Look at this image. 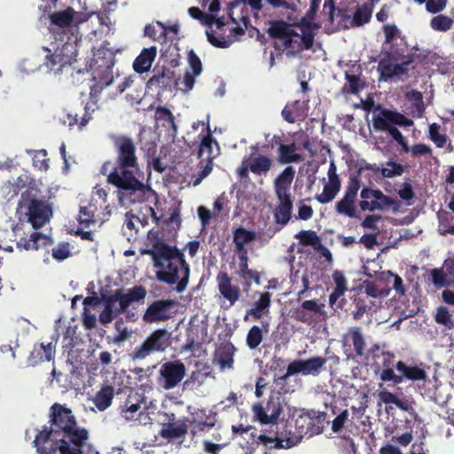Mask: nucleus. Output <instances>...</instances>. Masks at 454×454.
<instances>
[{
    "mask_svg": "<svg viewBox=\"0 0 454 454\" xmlns=\"http://www.w3.org/2000/svg\"><path fill=\"white\" fill-rule=\"evenodd\" d=\"M116 153L114 162L106 161L100 174L106 176L108 184L118 189V200L122 206L143 203L155 195L154 191L137 177L139 171L136 145L127 136L114 138Z\"/></svg>",
    "mask_w": 454,
    "mask_h": 454,
    "instance_id": "f257e3e1",
    "label": "nucleus"
},
{
    "mask_svg": "<svg viewBox=\"0 0 454 454\" xmlns=\"http://www.w3.org/2000/svg\"><path fill=\"white\" fill-rule=\"evenodd\" d=\"M51 427H44L34 440L39 454H83L82 448L89 439L86 428L77 425L71 409L55 403L50 408Z\"/></svg>",
    "mask_w": 454,
    "mask_h": 454,
    "instance_id": "f03ea898",
    "label": "nucleus"
},
{
    "mask_svg": "<svg viewBox=\"0 0 454 454\" xmlns=\"http://www.w3.org/2000/svg\"><path fill=\"white\" fill-rule=\"evenodd\" d=\"M148 239L152 247L142 254L151 255L154 267L158 269L157 278L167 284H187L190 267L184 253L159 239L157 232L149 231Z\"/></svg>",
    "mask_w": 454,
    "mask_h": 454,
    "instance_id": "7ed1b4c3",
    "label": "nucleus"
},
{
    "mask_svg": "<svg viewBox=\"0 0 454 454\" xmlns=\"http://www.w3.org/2000/svg\"><path fill=\"white\" fill-rule=\"evenodd\" d=\"M110 286H98V291L95 290V286H90L88 288L89 295L83 300L85 307H96L101 303L105 305L104 309L98 317L99 322L106 325L111 323L117 316L123 313L126 309L121 308V300L120 292L117 290L113 292L107 288Z\"/></svg>",
    "mask_w": 454,
    "mask_h": 454,
    "instance_id": "20e7f679",
    "label": "nucleus"
},
{
    "mask_svg": "<svg viewBox=\"0 0 454 454\" xmlns=\"http://www.w3.org/2000/svg\"><path fill=\"white\" fill-rule=\"evenodd\" d=\"M385 35L384 56L393 59L394 62H404L411 59L414 62V56L411 53L406 38L395 24H386L382 27Z\"/></svg>",
    "mask_w": 454,
    "mask_h": 454,
    "instance_id": "39448f33",
    "label": "nucleus"
},
{
    "mask_svg": "<svg viewBox=\"0 0 454 454\" xmlns=\"http://www.w3.org/2000/svg\"><path fill=\"white\" fill-rule=\"evenodd\" d=\"M18 212L20 215V220H26L34 229L43 227L50 221L52 215L49 204L35 198H26L24 193L19 202Z\"/></svg>",
    "mask_w": 454,
    "mask_h": 454,
    "instance_id": "423d86ee",
    "label": "nucleus"
},
{
    "mask_svg": "<svg viewBox=\"0 0 454 454\" xmlns=\"http://www.w3.org/2000/svg\"><path fill=\"white\" fill-rule=\"evenodd\" d=\"M395 125L410 127L413 125V121L403 114L389 109H382L379 114L373 116V126L376 130L387 131L395 141L403 142L404 137Z\"/></svg>",
    "mask_w": 454,
    "mask_h": 454,
    "instance_id": "0eeeda50",
    "label": "nucleus"
},
{
    "mask_svg": "<svg viewBox=\"0 0 454 454\" xmlns=\"http://www.w3.org/2000/svg\"><path fill=\"white\" fill-rule=\"evenodd\" d=\"M170 338L171 334L166 329L155 330L133 350L132 359H144L152 353L164 351L170 345Z\"/></svg>",
    "mask_w": 454,
    "mask_h": 454,
    "instance_id": "6e6552de",
    "label": "nucleus"
},
{
    "mask_svg": "<svg viewBox=\"0 0 454 454\" xmlns=\"http://www.w3.org/2000/svg\"><path fill=\"white\" fill-rule=\"evenodd\" d=\"M96 64L98 67L94 70V80L96 82L95 90H102L114 82L113 67L114 65V55L109 50H99L96 54Z\"/></svg>",
    "mask_w": 454,
    "mask_h": 454,
    "instance_id": "1a4fd4ad",
    "label": "nucleus"
},
{
    "mask_svg": "<svg viewBox=\"0 0 454 454\" xmlns=\"http://www.w3.org/2000/svg\"><path fill=\"white\" fill-rule=\"evenodd\" d=\"M359 207L363 211L373 212L375 210H387L391 207L398 206L395 200L384 194L379 189L364 187L360 192Z\"/></svg>",
    "mask_w": 454,
    "mask_h": 454,
    "instance_id": "9d476101",
    "label": "nucleus"
},
{
    "mask_svg": "<svg viewBox=\"0 0 454 454\" xmlns=\"http://www.w3.org/2000/svg\"><path fill=\"white\" fill-rule=\"evenodd\" d=\"M278 204L273 211L274 222L277 225L274 229H268L265 233H259L258 239L261 241L268 242L275 234L282 230L291 220L292 212L294 207V201L292 197H280L278 198Z\"/></svg>",
    "mask_w": 454,
    "mask_h": 454,
    "instance_id": "9b49d317",
    "label": "nucleus"
},
{
    "mask_svg": "<svg viewBox=\"0 0 454 454\" xmlns=\"http://www.w3.org/2000/svg\"><path fill=\"white\" fill-rule=\"evenodd\" d=\"M284 397L279 394L270 395L265 406L261 403L254 404L253 412L255 419L262 425L277 423L283 412Z\"/></svg>",
    "mask_w": 454,
    "mask_h": 454,
    "instance_id": "f8f14e48",
    "label": "nucleus"
},
{
    "mask_svg": "<svg viewBox=\"0 0 454 454\" xmlns=\"http://www.w3.org/2000/svg\"><path fill=\"white\" fill-rule=\"evenodd\" d=\"M184 364L177 359L161 364L158 382L165 389L169 390L177 387L185 376Z\"/></svg>",
    "mask_w": 454,
    "mask_h": 454,
    "instance_id": "ddd939ff",
    "label": "nucleus"
},
{
    "mask_svg": "<svg viewBox=\"0 0 454 454\" xmlns=\"http://www.w3.org/2000/svg\"><path fill=\"white\" fill-rule=\"evenodd\" d=\"M325 307V303H319L316 300H307L294 311L293 317L299 322L315 325L327 317Z\"/></svg>",
    "mask_w": 454,
    "mask_h": 454,
    "instance_id": "4468645a",
    "label": "nucleus"
},
{
    "mask_svg": "<svg viewBox=\"0 0 454 454\" xmlns=\"http://www.w3.org/2000/svg\"><path fill=\"white\" fill-rule=\"evenodd\" d=\"M142 404H145L144 394L129 389L126 400L119 406L120 415L127 421L137 419L144 414Z\"/></svg>",
    "mask_w": 454,
    "mask_h": 454,
    "instance_id": "2eb2a0df",
    "label": "nucleus"
},
{
    "mask_svg": "<svg viewBox=\"0 0 454 454\" xmlns=\"http://www.w3.org/2000/svg\"><path fill=\"white\" fill-rule=\"evenodd\" d=\"M177 302L175 300H157L148 306L143 319L146 323L165 321L172 317Z\"/></svg>",
    "mask_w": 454,
    "mask_h": 454,
    "instance_id": "dca6fc26",
    "label": "nucleus"
},
{
    "mask_svg": "<svg viewBox=\"0 0 454 454\" xmlns=\"http://www.w3.org/2000/svg\"><path fill=\"white\" fill-rule=\"evenodd\" d=\"M392 62H394L393 59L385 56L380 60L378 64L380 80L387 82L394 77H401L408 73L407 67L411 64V59L404 62H395V64H392Z\"/></svg>",
    "mask_w": 454,
    "mask_h": 454,
    "instance_id": "f3484780",
    "label": "nucleus"
},
{
    "mask_svg": "<svg viewBox=\"0 0 454 454\" xmlns=\"http://www.w3.org/2000/svg\"><path fill=\"white\" fill-rule=\"evenodd\" d=\"M294 365L293 372L303 376H317L324 370L326 364V358L323 356H312L308 359H295L292 361Z\"/></svg>",
    "mask_w": 454,
    "mask_h": 454,
    "instance_id": "a211bd4d",
    "label": "nucleus"
},
{
    "mask_svg": "<svg viewBox=\"0 0 454 454\" xmlns=\"http://www.w3.org/2000/svg\"><path fill=\"white\" fill-rule=\"evenodd\" d=\"M325 414L324 412H317L315 411H306L300 414L294 419V427L297 434L301 436L314 433V427L316 423L321 424L325 419Z\"/></svg>",
    "mask_w": 454,
    "mask_h": 454,
    "instance_id": "6ab92c4d",
    "label": "nucleus"
},
{
    "mask_svg": "<svg viewBox=\"0 0 454 454\" xmlns=\"http://www.w3.org/2000/svg\"><path fill=\"white\" fill-rule=\"evenodd\" d=\"M235 346L230 342L221 343L215 350L213 363L219 365L220 371L233 369Z\"/></svg>",
    "mask_w": 454,
    "mask_h": 454,
    "instance_id": "aec40b11",
    "label": "nucleus"
},
{
    "mask_svg": "<svg viewBox=\"0 0 454 454\" xmlns=\"http://www.w3.org/2000/svg\"><path fill=\"white\" fill-rule=\"evenodd\" d=\"M95 110L96 104L94 102H88L81 107L79 112L67 113L65 116L64 123L67 122L69 128L78 126L79 129H82L93 119L92 114Z\"/></svg>",
    "mask_w": 454,
    "mask_h": 454,
    "instance_id": "412c9836",
    "label": "nucleus"
},
{
    "mask_svg": "<svg viewBox=\"0 0 454 454\" xmlns=\"http://www.w3.org/2000/svg\"><path fill=\"white\" fill-rule=\"evenodd\" d=\"M360 287H364V286H359ZM387 286H364L365 293L367 295L374 297V298H384L389 295L392 291L391 288H387ZM395 295L391 298V300H396L401 303H405L408 301L406 297V289L405 286H393Z\"/></svg>",
    "mask_w": 454,
    "mask_h": 454,
    "instance_id": "4be33fe9",
    "label": "nucleus"
},
{
    "mask_svg": "<svg viewBox=\"0 0 454 454\" xmlns=\"http://www.w3.org/2000/svg\"><path fill=\"white\" fill-rule=\"evenodd\" d=\"M281 115L288 123L302 121L308 115L307 104L301 100L287 102L281 112Z\"/></svg>",
    "mask_w": 454,
    "mask_h": 454,
    "instance_id": "5701e85b",
    "label": "nucleus"
},
{
    "mask_svg": "<svg viewBox=\"0 0 454 454\" xmlns=\"http://www.w3.org/2000/svg\"><path fill=\"white\" fill-rule=\"evenodd\" d=\"M382 370L375 371L376 373H379V378L383 382H393L395 385H398L402 383V378L398 377L397 374L395 373L393 367L395 368V355L389 351H382Z\"/></svg>",
    "mask_w": 454,
    "mask_h": 454,
    "instance_id": "b1692460",
    "label": "nucleus"
},
{
    "mask_svg": "<svg viewBox=\"0 0 454 454\" xmlns=\"http://www.w3.org/2000/svg\"><path fill=\"white\" fill-rule=\"evenodd\" d=\"M175 72L170 68L163 67L160 69H154L153 76L148 80L146 86L149 89L160 88L166 90L176 84Z\"/></svg>",
    "mask_w": 454,
    "mask_h": 454,
    "instance_id": "393cba45",
    "label": "nucleus"
},
{
    "mask_svg": "<svg viewBox=\"0 0 454 454\" xmlns=\"http://www.w3.org/2000/svg\"><path fill=\"white\" fill-rule=\"evenodd\" d=\"M295 170L292 166L286 167L275 179L274 187L277 198L292 197L290 186L294 180Z\"/></svg>",
    "mask_w": 454,
    "mask_h": 454,
    "instance_id": "a878e982",
    "label": "nucleus"
},
{
    "mask_svg": "<svg viewBox=\"0 0 454 454\" xmlns=\"http://www.w3.org/2000/svg\"><path fill=\"white\" fill-rule=\"evenodd\" d=\"M344 343L353 347L355 356L365 355V339L360 327H351L344 336Z\"/></svg>",
    "mask_w": 454,
    "mask_h": 454,
    "instance_id": "bb28decb",
    "label": "nucleus"
},
{
    "mask_svg": "<svg viewBox=\"0 0 454 454\" xmlns=\"http://www.w3.org/2000/svg\"><path fill=\"white\" fill-rule=\"evenodd\" d=\"M395 369L401 372L398 377L402 378V383L405 379L412 381L427 380L426 371L419 365H408L406 363L400 360L395 364Z\"/></svg>",
    "mask_w": 454,
    "mask_h": 454,
    "instance_id": "cd10ccee",
    "label": "nucleus"
},
{
    "mask_svg": "<svg viewBox=\"0 0 454 454\" xmlns=\"http://www.w3.org/2000/svg\"><path fill=\"white\" fill-rule=\"evenodd\" d=\"M156 55L157 48L155 46L143 49L133 62L134 70L138 74L147 72L151 68Z\"/></svg>",
    "mask_w": 454,
    "mask_h": 454,
    "instance_id": "c85d7f7f",
    "label": "nucleus"
},
{
    "mask_svg": "<svg viewBox=\"0 0 454 454\" xmlns=\"http://www.w3.org/2000/svg\"><path fill=\"white\" fill-rule=\"evenodd\" d=\"M268 34L275 39L284 40L288 36L300 37V34L292 28V25L284 20H274L270 23Z\"/></svg>",
    "mask_w": 454,
    "mask_h": 454,
    "instance_id": "c756f323",
    "label": "nucleus"
},
{
    "mask_svg": "<svg viewBox=\"0 0 454 454\" xmlns=\"http://www.w3.org/2000/svg\"><path fill=\"white\" fill-rule=\"evenodd\" d=\"M114 393V387L112 385H104L92 398V403L98 411H104L111 406Z\"/></svg>",
    "mask_w": 454,
    "mask_h": 454,
    "instance_id": "7c9ffc66",
    "label": "nucleus"
},
{
    "mask_svg": "<svg viewBox=\"0 0 454 454\" xmlns=\"http://www.w3.org/2000/svg\"><path fill=\"white\" fill-rule=\"evenodd\" d=\"M301 35H300V43L303 50H310L314 43L315 34L314 29L319 28V25L313 21L301 19V24L299 25Z\"/></svg>",
    "mask_w": 454,
    "mask_h": 454,
    "instance_id": "2f4dec72",
    "label": "nucleus"
},
{
    "mask_svg": "<svg viewBox=\"0 0 454 454\" xmlns=\"http://www.w3.org/2000/svg\"><path fill=\"white\" fill-rule=\"evenodd\" d=\"M53 356L54 349L51 343H48L47 345L43 343L36 344L30 353L29 362L31 364L35 365L44 361H51Z\"/></svg>",
    "mask_w": 454,
    "mask_h": 454,
    "instance_id": "473e14b6",
    "label": "nucleus"
},
{
    "mask_svg": "<svg viewBox=\"0 0 454 454\" xmlns=\"http://www.w3.org/2000/svg\"><path fill=\"white\" fill-rule=\"evenodd\" d=\"M296 151L297 146L295 143L289 145L280 144L278 147V162L281 164H289L302 161L303 157L300 153H297Z\"/></svg>",
    "mask_w": 454,
    "mask_h": 454,
    "instance_id": "72a5a7b5",
    "label": "nucleus"
},
{
    "mask_svg": "<svg viewBox=\"0 0 454 454\" xmlns=\"http://www.w3.org/2000/svg\"><path fill=\"white\" fill-rule=\"evenodd\" d=\"M117 291L120 292L121 300V309H127L132 302L143 301L146 294V291L143 286H134V287L129 289L126 294H123L122 289Z\"/></svg>",
    "mask_w": 454,
    "mask_h": 454,
    "instance_id": "f704fd0d",
    "label": "nucleus"
},
{
    "mask_svg": "<svg viewBox=\"0 0 454 454\" xmlns=\"http://www.w3.org/2000/svg\"><path fill=\"white\" fill-rule=\"evenodd\" d=\"M117 291L120 292L121 300V309H127L132 302L143 301L146 294V291L143 286H134V287L129 289L126 294H123L122 289Z\"/></svg>",
    "mask_w": 454,
    "mask_h": 454,
    "instance_id": "c9c22d12",
    "label": "nucleus"
},
{
    "mask_svg": "<svg viewBox=\"0 0 454 454\" xmlns=\"http://www.w3.org/2000/svg\"><path fill=\"white\" fill-rule=\"evenodd\" d=\"M188 427L185 422L173 423L168 422L160 431V435L162 438L173 440L184 437L187 434Z\"/></svg>",
    "mask_w": 454,
    "mask_h": 454,
    "instance_id": "e433bc0d",
    "label": "nucleus"
},
{
    "mask_svg": "<svg viewBox=\"0 0 454 454\" xmlns=\"http://www.w3.org/2000/svg\"><path fill=\"white\" fill-rule=\"evenodd\" d=\"M98 200H91L87 206L80 207L78 221L81 225L88 227L90 223L97 222L98 216Z\"/></svg>",
    "mask_w": 454,
    "mask_h": 454,
    "instance_id": "4c0bfd02",
    "label": "nucleus"
},
{
    "mask_svg": "<svg viewBox=\"0 0 454 454\" xmlns=\"http://www.w3.org/2000/svg\"><path fill=\"white\" fill-rule=\"evenodd\" d=\"M247 160L250 171L258 176L268 173L272 166L271 159L264 155H258Z\"/></svg>",
    "mask_w": 454,
    "mask_h": 454,
    "instance_id": "58836bf2",
    "label": "nucleus"
},
{
    "mask_svg": "<svg viewBox=\"0 0 454 454\" xmlns=\"http://www.w3.org/2000/svg\"><path fill=\"white\" fill-rule=\"evenodd\" d=\"M257 238L256 232L240 226L233 231V243L236 249L246 248L245 246Z\"/></svg>",
    "mask_w": 454,
    "mask_h": 454,
    "instance_id": "ea45409f",
    "label": "nucleus"
},
{
    "mask_svg": "<svg viewBox=\"0 0 454 454\" xmlns=\"http://www.w3.org/2000/svg\"><path fill=\"white\" fill-rule=\"evenodd\" d=\"M373 12V6L367 4L358 5L353 14L352 27H362L370 22Z\"/></svg>",
    "mask_w": 454,
    "mask_h": 454,
    "instance_id": "a19ab883",
    "label": "nucleus"
},
{
    "mask_svg": "<svg viewBox=\"0 0 454 454\" xmlns=\"http://www.w3.org/2000/svg\"><path fill=\"white\" fill-rule=\"evenodd\" d=\"M74 10L67 8L64 11L55 12L49 16L51 25L65 28L69 27L74 20Z\"/></svg>",
    "mask_w": 454,
    "mask_h": 454,
    "instance_id": "79ce46f5",
    "label": "nucleus"
},
{
    "mask_svg": "<svg viewBox=\"0 0 454 454\" xmlns=\"http://www.w3.org/2000/svg\"><path fill=\"white\" fill-rule=\"evenodd\" d=\"M356 200V197L344 194L343 198L335 204V209L337 213L350 218L356 217L357 215L355 207Z\"/></svg>",
    "mask_w": 454,
    "mask_h": 454,
    "instance_id": "37998d69",
    "label": "nucleus"
},
{
    "mask_svg": "<svg viewBox=\"0 0 454 454\" xmlns=\"http://www.w3.org/2000/svg\"><path fill=\"white\" fill-rule=\"evenodd\" d=\"M379 399L385 404H395L403 411H410L412 409L411 403L408 400L399 399L395 394L387 390H382L379 393Z\"/></svg>",
    "mask_w": 454,
    "mask_h": 454,
    "instance_id": "c03bdc74",
    "label": "nucleus"
},
{
    "mask_svg": "<svg viewBox=\"0 0 454 454\" xmlns=\"http://www.w3.org/2000/svg\"><path fill=\"white\" fill-rule=\"evenodd\" d=\"M341 187L340 182L328 181L325 184L323 192L316 195V200L321 204H327L333 200Z\"/></svg>",
    "mask_w": 454,
    "mask_h": 454,
    "instance_id": "a18cd8bd",
    "label": "nucleus"
},
{
    "mask_svg": "<svg viewBox=\"0 0 454 454\" xmlns=\"http://www.w3.org/2000/svg\"><path fill=\"white\" fill-rule=\"evenodd\" d=\"M59 59V63L65 67L76 61L77 50L71 43H65L61 48H58Z\"/></svg>",
    "mask_w": 454,
    "mask_h": 454,
    "instance_id": "49530a36",
    "label": "nucleus"
},
{
    "mask_svg": "<svg viewBox=\"0 0 454 454\" xmlns=\"http://www.w3.org/2000/svg\"><path fill=\"white\" fill-rule=\"evenodd\" d=\"M270 305V294L266 292L261 294L258 301L254 304V307L247 311V315H250L254 319H261L262 317V311L269 308Z\"/></svg>",
    "mask_w": 454,
    "mask_h": 454,
    "instance_id": "de8ad7c7",
    "label": "nucleus"
},
{
    "mask_svg": "<svg viewBox=\"0 0 454 454\" xmlns=\"http://www.w3.org/2000/svg\"><path fill=\"white\" fill-rule=\"evenodd\" d=\"M294 238L299 239V243L302 246H311L316 249L318 247H322L320 238L316 231L311 230L301 231L295 234Z\"/></svg>",
    "mask_w": 454,
    "mask_h": 454,
    "instance_id": "09e8293b",
    "label": "nucleus"
},
{
    "mask_svg": "<svg viewBox=\"0 0 454 454\" xmlns=\"http://www.w3.org/2000/svg\"><path fill=\"white\" fill-rule=\"evenodd\" d=\"M365 168L372 169V167L370 165H366ZM364 169V167H360L358 168L357 173L351 174L349 176L348 185H347L346 191H345V194H348V195H350V196H353L356 198L357 197V192L361 187L360 175Z\"/></svg>",
    "mask_w": 454,
    "mask_h": 454,
    "instance_id": "8fccbe9b",
    "label": "nucleus"
},
{
    "mask_svg": "<svg viewBox=\"0 0 454 454\" xmlns=\"http://www.w3.org/2000/svg\"><path fill=\"white\" fill-rule=\"evenodd\" d=\"M440 130V124L436 122L431 123L428 127V137L437 148H443L449 137L446 134H441Z\"/></svg>",
    "mask_w": 454,
    "mask_h": 454,
    "instance_id": "3c124183",
    "label": "nucleus"
},
{
    "mask_svg": "<svg viewBox=\"0 0 454 454\" xmlns=\"http://www.w3.org/2000/svg\"><path fill=\"white\" fill-rule=\"evenodd\" d=\"M439 221V231L442 235L451 234L454 235V226L451 225L453 216L446 210H439L437 213Z\"/></svg>",
    "mask_w": 454,
    "mask_h": 454,
    "instance_id": "603ef678",
    "label": "nucleus"
},
{
    "mask_svg": "<svg viewBox=\"0 0 454 454\" xmlns=\"http://www.w3.org/2000/svg\"><path fill=\"white\" fill-rule=\"evenodd\" d=\"M345 79L348 84H345L344 90L351 94L359 93L365 86L364 82L361 81L359 74L345 73Z\"/></svg>",
    "mask_w": 454,
    "mask_h": 454,
    "instance_id": "864d4df0",
    "label": "nucleus"
},
{
    "mask_svg": "<svg viewBox=\"0 0 454 454\" xmlns=\"http://www.w3.org/2000/svg\"><path fill=\"white\" fill-rule=\"evenodd\" d=\"M40 239H46V237L42 233L33 232L28 239L21 238L17 241L16 246L19 249L37 250L39 248L38 241Z\"/></svg>",
    "mask_w": 454,
    "mask_h": 454,
    "instance_id": "5fc2aeb1",
    "label": "nucleus"
},
{
    "mask_svg": "<svg viewBox=\"0 0 454 454\" xmlns=\"http://www.w3.org/2000/svg\"><path fill=\"white\" fill-rule=\"evenodd\" d=\"M454 24V20L443 14L434 16L430 20L431 27L435 31L445 32L450 30Z\"/></svg>",
    "mask_w": 454,
    "mask_h": 454,
    "instance_id": "6e6d98bb",
    "label": "nucleus"
},
{
    "mask_svg": "<svg viewBox=\"0 0 454 454\" xmlns=\"http://www.w3.org/2000/svg\"><path fill=\"white\" fill-rule=\"evenodd\" d=\"M262 331L257 326H252L247 335L246 342L250 349H255L262 341Z\"/></svg>",
    "mask_w": 454,
    "mask_h": 454,
    "instance_id": "4d7b16f0",
    "label": "nucleus"
},
{
    "mask_svg": "<svg viewBox=\"0 0 454 454\" xmlns=\"http://www.w3.org/2000/svg\"><path fill=\"white\" fill-rule=\"evenodd\" d=\"M44 50L48 52L44 65L55 74H60L64 67L60 63H59V54L58 49L53 53H51V51L48 48H44Z\"/></svg>",
    "mask_w": 454,
    "mask_h": 454,
    "instance_id": "13d9d810",
    "label": "nucleus"
},
{
    "mask_svg": "<svg viewBox=\"0 0 454 454\" xmlns=\"http://www.w3.org/2000/svg\"><path fill=\"white\" fill-rule=\"evenodd\" d=\"M213 142H214V138L212 137L211 130L208 126L207 127V134L202 137L200 147H199V151H198L199 158H202L206 154L207 159H211Z\"/></svg>",
    "mask_w": 454,
    "mask_h": 454,
    "instance_id": "bf43d9fd",
    "label": "nucleus"
},
{
    "mask_svg": "<svg viewBox=\"0 0 454 454\" xmlns=\"http://www.w3.org/2000/svg\"><path fill=\"white\" fill-rule=\"evenodd\" d=\"M221 294L229 301V307L232 306L240 296L239 286H218Z\"/></svg>",
    "mask_w": 454,
    "mask_h": 454,
    "instance_id": "052dcab7",
    "label": "nucleus"
},
{
    "mask_svg": "<svg viewBox=\"0 0 454 454\" xmlns=\"http://www.w3.org/2000/svg\"><path fill=\"white\" fill-rule=\"evenodd\" d=\"M404 171L403 166L400 163L388 160L387 167L381 168V175L384 177L392 178L401 176Z\"/></svg>",
    "mask_w": 454,
    "mask_h": 454,
    "instance_id": "680f3d73",
    "label": "nucleus"
},
{
    "mask_svg": "<svg viewBox=\"0 0 454 454\" xmlns=\"http://www.w3.org/2000/svg\"><path fill=\"white\" fill-rule=\"evenodd\" d=\"M155 116L157 120L167 121L172 127L174 132L176 133L177 127L175 122V117L169 109L165 106H158Z\"/></svg>",
    "mask_w": 454,
    "mask_h": 454,
    "instance_id": "e2e57ef3",
    "label": "nucleus"
},
{
    "mask_svg": "<svg viewBox=\"0 0 454 454\" xmlns=\"http://www.w3.org/2000/svg\"><path fill=\"white\" fill-rule=\"evenodd\" d=\"M71 255L69 244L61 242L52 248V257L57 261H63Z\"/></svg>",
    "mask_w": 454,
    "mask_h": 454,
    "instance_id": "0e129e2a",
    "label": "nucleus"
},
{
    "mask_svg": "<svg viewBox=\"0 0 454 454\" xmlns=\"http://www.w3.org/2000/svg\"><path fill=\"white\" fill-rule=\"evenodd\" d=\"M435 321L438 324L443 325L449 328L453 326L451 315L445 307H439L435 315Z\"/></svg>",
    "mask_w": 454,
    "mask_h": 454,
    "instance_id": "69168bd1",
    "label": "nucleus"
},
{
    "mask_svg": "<svg viewBox=\"0 0 454 454\" xmlns=\"http://www.w3.org/2000/svg\"><path fill=\"white\" fill-rule=\"evenodd\" d=\"M33 164L41 170L49 168V159L45 150L37 151L33 158Z\"/></svg>",
    "mask_w": 454,
    "mask_h": 454,
    "instance_id": "338daca9",
    "label": "nucleus"
},
{
    "mask_svg": "<svg viewBox=\"0 0 454 454\" xmlns=\"http://www.w3.org/2000/svg\"><path fill=\"white\" fill-rule=\"evenodd\" d=\"M348 410H344L342 411L333 420V424H332V430L334 432V433H338V432H340L343 427H344V425L345 423L347 422L348 419Z\"/></svg>",
    "mask_w": 454,
    "mask_h": 454,
    "instance_id": "774afa93",
    "label": "nucleus"
}]
</instances>
